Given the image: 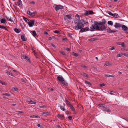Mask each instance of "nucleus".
Masks as SVG:
<instances>
[{
  "label": "nucleus",
  "instance_id": "obj_1",
  "mask_svg": "<svg viewBox=\"0 0 128 128\" xmlns=\"http://www.w3.org/2000/svg\"><path fill=\"white\" fill-rule=\"evenodd\" d=\"M80 18L79 15L77 14L75 19L74 22L76 24H77L76 26L73 27L74 29L78 30L83 28L85 24H86L85 21L83 19H81L80 20Z\"/></svg>",
  "mask_w": 128,
  "mask_h": 128
},
{
  "label": "nucleus",
  "instance_id": "obj_2",
  "mask_svg": "<svg viewBox=\"0 0 128 128\" xmlns=\"http://www.w3.org/2000/svg\"><path fill=\"white\" fill-rule=\"evenodd\" d=\"M99 26L98 24H97L96 23H94V24L91 26L90 27L91 29V31H93L94 30V29L99 31V30H100Z\"/></svg>",
  "mask_w": 128,
  "mask_h": 128
},
{
  "label": "nucleus",
  "instance_id": "obj_3",
  "mask_svg": "<svg viewBox=\"0 0 128 128\" xmlns=\"http://www.w3.org/2000/svg\"><path fill=\"white\" fill-rule=\"evenodd\" d=\"M110 106H108L105 105L104 106L103 108V110L104 112H111V110H109L108 108Z\"/></svg>",
  "mask_w": 128,
  "mask_h": 128
},
{
  "label": "nucleus",
  "instance_id": "obj_4",
  "mask_svg": "<svg viewBox=\"0 0 128 128\" xmlns=\"http://www.w3.org/2000/svg\"><path fill=\"white\" fill-rule=\"evenodd\" d=\"M108 13L111 16H112L115 18H118L119 17L118 14H112L110 12H108Z\"/></svg>",
  "mask_w": 128,
  "mask_h": 128
},
{
  "label": "nucleus",
  "instance_id": "obj_5",
  "mask_svg": "<svg viewBox=\"0 0 128 128\" xmlns=\"http://www.w3.org/2000/svg\"><path fill=\"white\" fill-rule=\"evenodd\" d=\"M55 8L56 11H58L60 9H63V6L60 5H56Z\"/></svg>",
  "mask_w": 128,
  "mask_h": 128
},
{
  "label": "nucleus",
  "instance_id": "obj_6",
  "mask_svg": "<svg viewBox=\"0 0 128 128\" xmlns=\"http://www.w3.org/2000/svg\"><path fill=\"white\" fill-rule=\"evenodd\" d=\"M80 30V32L81 33L86 32L88 31L89 30V28L88 27L85 28H82Z\"/></svg>",
  "mask_w": 128,
  "mask_h": 128
},
{
  "label": "nucleus",
  "instance_id": "obj_7",
  "mask_svg": "<svg viewBox=\"0 0 128 128\" xmlns=\"http://www.w3.org/2000/svg\"><path fill=\"white\" fill-rule=\"evenodd\" d=\"M57 79L60 82H62L64 81V79L62 76H58L57 77Z\"/></svg>",
  "mask_w": 128,
  "mask_h": 128
},
{
  "label": "nucleus",
  "instance_id": "obj_8",
  "mask_svg": "<svg viewBox=\"0 0 128 128\" xmlns=\"http://www.w3.org/2000/svg\"><path fill=\"white\" fill-rule=\"evenodd\" d=\"M29 26L30 27H32L34 24V21L33 20H31L30 22H28Z\"/></svg>",
  "mask_w": 128,
  "mask_h": 128
},
{
  "label": "nucleus",
  "instance_id": "obj_9",
  "mask_svg": "<svg viewBox=\"0 0 128 128\" xmlns=\"http://www.w3.org/2000/svg\"><path fill=\"white\" fill-rule=\"evenodd\" d=\"M22 58L28 61L29 62H30V59L27 56H22Z\"/></svg>",
  "mask_w": 128,
  "mask_h": 128
},
{
  "label": "nucleus",
  "instance_id": "obj_10",
  "mask_svg": "<svg viewBox=\"0 0 128 128\" xmlns=\"http://www.w3.org/2000/svg\"><path fill=\"white\" fill-rule=\"evenodd\" d=\"M71 18V16L70 15H66L65 16H64V19L66 20H68V19H70Z\"/></svg>",
  "mask_w": 128,
  "mask_h": 128
},
{
  "label": "nucleus",
  "instance_id": "obj_11",
  "mask_svg": "<svg viewBox=\"0 0 128 128\" xmlns=\"http://www.w3.org/2000/svg\"><path fill=\"white\" fill-rule=\"evenodd\" d=\"M116 28H120L121 26V24L116 23L114 26Z\"/></svg>",
  "mask_w": 128,
  "mask_h": 128
},
{
  "label": "nucleus",
  "instance_id": "obj_12",
  "mask_svg": "<svg viewBox=\"0 0 128 128\" xmlns=\"http://www.w3.org/2000/svg\"><path fill=\"white\" fill-rule=\"evenodd\" d=\"M122 30L124 31H126L128 30V28L126 26L123 25L122 26Z\"/></svg>",
  "mask_w": 128,
  "mask_h": 128
},
{
  "label": "nucleus",
  "instance_id": "obj_13",
  "mask_svg": "<svg viewBox=\"0 0 128 128\" xmlns=\"http://www.w3.org/2000/svg\"><path fill=\"white\" fill-rule=\"evenodd\" d=\"M112 64L110 63V62L108 61H106V62L104 66H111Z\"/></svg>",
  "mask_w": 128,
  "mask_h": 128
},
{
  "label": "nucleus",
  "instance_id": "obj_14",
  "mask_svg": "<svg viewBox=\"0 0 128 128\" xmlns=\"http://www.w3.org/2000/svg\"><path fill=\"white\" fill-rule=\"evenodd\" d=\"M18 5L20 7H22V3L20 0H18Z\"/></svg>",
  "mask_w": 128,
  "mask_h": 128
},
{
  "label": "nucleus",
  "instance_id": "obj_15",
  "mask_svg": "<svg viewBox=\"0 0 128 128\" xmlns=\"http://www.w3.org/2000/svg\"><path fill=\"white\" fill-rule=\"evenodd\" d=\"M65 101L67 104V105L68 106H69L70 107L71 106H72V104H71L70 103V102H69L68 100H65Z\"/></svg>",
  "mask_w": 128,
  "mask_h": 128
},
{
  "label": "nucleus",
  "instance_id": "obj_16",
  "mask_svg": "<svg viewBox=\"0 0 128 128\" xmlns=\"http://www.w3.org/2000/svg\"><path fill=\"white\" fill-rule=\"evenodd\" d=\"M102 28H101V29L99 30V31H103L106 30L107 28L104 25L102 26Z\"/></svg>",
  "mask_w": 128,
  "mask_h": 128
},
{
  "label": "nucleus",
  "instance_id": "obj_17",
  "mask_svg": "<svg viewBox=\"0 0 128 128\" xmlns=\"http://www.w3.org/2000/svg\"><path fill=\"white\" fill-rule=\"evenodd\" d=\"M57 117L58 118H61V119L62 120L64 118V116L63 114H58L57 116Z\"/></svg>",
  "mask_w": 128,
  "mask_h": 128
},
{
  "label": "nucleus",
  "instance_id": "obj_18",
  "mask_svg": "<svg viewBox=\"0 0 128 128\" xmlns=\"http://www.w3.org/2000/svg\"><path fill=\"white\" fill-rule=\"evenodd\" d=\"M106 30L107 31V32L109 33H112V32H116L115 31L112 30H111L110 28L107 29Z\"/></svg>",
  "mask_w": 128,
  "mask_h": 128
},
{
  "label": "nucleus",
  "instance_id": "obj_19",
  "mask_svg": "<svg viewBox=\"0 0 128 128\" xmlns=\"http://www.w3.org/2000/svg\"><path fill=\"white\" fill-rule=\"evenodd\" d=\"M117 44L118 45H121L122 47L123 48L124 47V42H117Z\"/></svg>",
  "mask_w": 128,
  "mask_h": 128
},
{
  "label": "nucleus",
  "instance_id": "obj_20",
  "mask_svg": "<svg viewBox=\"0 0 128 128\" xmlns=\"http://www.w3.org/2000/svg\"><path fill=\"white\" fill-rule=\"evenodd\" d=\"M14 31L17 33H19L21 30L20 29H18L17 28H15L14 29Z\"/></svg>",
  "mask_w": 128,
  "mask_h": 128
},
{
  "label": "nucleus",
  "instance_id": "obj_21",
  "mask_svg": "<svg viewBox=\"0 0 128 128\" xmlns=\"http://www.w3.org/2000/svg\"><path fill=\"white\" fill-rule=\"evenodd\" d=\"M0 28L4 29L7 31H8V29L7 28L5 27L4 26H2L0 25Z\"/></svg>",
  "mask_w": 128,
  "mask_h": 128
},
{
  "label": "nucleus",
  "instance_id": "obj_22",
  "mask_svg": "<svg viewBox=\"0 0 128 128\" xmlns=\"http://www.w3.org/2000/svg\"><path fill=\"white\" fill-rule=\"evenodd\" d=\"M30 118H40V117L37 116H36L34 115H32V116H30Z\"/></svg>",
  "mask_w": 128,
  "mask_h": 128
},
{
  "label": "nucleus",
  "instance_id": "obj_23",
  "mask_svg": "<svg viewBox=\"0 0 128 128\" xmlns=\"http://www.w3.org/2000/svg\"><path fill=\"white\" fill-rule=\"evenodd\" d=\"M21 38L22 41H26V40L25 38V36L24 35H22L21 36Z\"/></svg>",
  "mask_w": 128,
  "mask_h": 128
},
{
  "label": "nucleus",
  "instance_id": "obj_24",
  "mask_svg": "<svg viewBox=\"0 0 128 128\" xmlns=\"http://www.w3.org/2000/svg\"><path fill=\"white\" fill-rule=\"evenodd\" d=\"M70 107L72 111L74 112V113L76 112V110L72 105Z\"/></svg>",
  "mask_w": 128,
  "mask_h": 128
},
{
  "label": "nucleus",
  "instance_id": "obj_25",
  "mask_svg": "<svg viewBox=\"0 0 128 128\" xmlns=\"http://www.w3.org/2000/svg\"><path fill=\"white\" fill-rule=\"evenodd\" d=\"M43 114H46L48 116L50 115V113L49 112H42Z\"/></svg>",
  "mask_w": 128,
  "mask_h": 128
},
{
  "label": "nucleus",
  "instance_id": "obj_26",
  "mask_svg": "<svg viewBox=\"0 0 128 128\" xmlns=\"http://www.w3.org/2000/svg\"><path fill=\"white\" fill-rule=\"evenodd\" d=\"M1 22L2 24H5L6 21V20L5 18L2 19L1 20Z\"/></svg>",
  "mask_w": 128,
  "mask_h": 128
},
{
  "label": "nucleus",
  "instance_id": "obj_27",
  "mask_svg": "<svg viewBox=\"0 0 128 128\" xmlns=\"http://www.w3.org/2000/svg\"><path fill=\"white\" fill-rule=\"evenodd\" d=\"M32 35H33V36H34L35 37L37 36V35L36 34V33L35 31H32Z\"/></svg>",
  "mask_w": 128,
  "mask_h": 128
},
{
  "label": "nucleus",
  "instance_id": "obj_28",
  "mask_svg": "<svg viewBox=\"0 0 128 128\" xmlns=\"http://www.w3.org/2000/svg\"><path fill=\"white\" fill-rule=\"evenodd\" d=\"M94 23H96L97 24H98V25L102 26L103 24L102 23V22H98L94 21Z\"/></svg>",
  "mask_w": 128,
  "mask_h": 128
},
{
  "label": "nucleus",
  "instance_id": "obj_29",
  "mask_svg": "<svg viewBox=\"0 0 128 128\" xmlns=\"http://www.w3.org/2000/svg\"><path fill=\"white\" fill-rule=\"evenodd\" d=\"M62 84L66 86H67L68 85V84L65 81V80H64V82H62Z\"/></svg>",
  "mask_w": 128,
  "mask_h": 128
},
{
  "label": "nucleus",
  "instance_id": "obj_30",
  "mask_svg": "<svg viewBox=\"0 0 128 128\" xmlns=\"http://www.w3.org/2000/svg\"><path fill=\"white\" fill-rule=\"evenodd\" d=\"M108 24L111 26H112L113 25V22L112 21H109L108 22Z\"/></svg>",
  "mask_w": 128,
  "mask_h": 128
},
{
  "label": "nucleus",
  "instance_id": "obj_31",
  "mask_svg": "<svg viewBox=\"0 0 128 128\" xmlns=\"http://www.w3.org/2000/svg\"><path fill=\"white\" fill-rule=\"evenodd\" d=\"M30 102L29 103L30 104H36V102H34L32 100L30 101Z\"/></svg>",
  "mask_w": 128,
  "mask_h": 128
},
{
  "label": "nucleus",
  "instance_id": "obj_32",
  "mask_svg": "<svg viewBox=\"0 0 128 128\" xmlns=\"http://www.w3.org/2000/svg\"><path fill=\"white\" fill-rule=\"evenodd\" d=\"M3 95L8 96H10V94H8L6 93H4L3 94Z\"/></svg>",
  "mask_w": 128,
  "mask_h": 128
},
{
  "label": "nucleus",
  "instance_id": "obj_33",
  "mask_svg": "<svg viewBox=\"0 0 128 128\" xmlns=\"http://www.w3.org/2000/svg\"><path fill=\"white\" fill-rule=\"evenodd\" d=\"M105 76L107 77H109V78H113L114 77V76L112 75H105Z\"/></svg>",
  "mask_w": 128,
  "mask_h": 128
},
{
  "label": "nucleus",
  "instance_id": "obj_34",
  "mask_svg": "<svg viewBox=\"0 0 128 128\" xmlns=\"http://www.w3.org/2000/svg\"><path fill=\"white\" fill-rule=\"evenodd\" d=\"M72 55L73 56H75L76 57H77L78 56V55L77 54H76L74 52H72Z\"/></svg>",
  "mask_w": 128,
  "mask_h": 128
},
{
  "label": "nucleus",
  "instance_id": "obj_35",
  "mask_svg": "<svg viewBox=\"0 0 128 128\" xmlns=\"http://www.w3.org/2000/svg\"><path fill=\"white\" fill-rule=\"evenodd\" d=\"M6 73L12 76H14L13 75L12 73H11L10 72L7 71L6 72Z\"/></svg>",
  "mask_w": 128,
  "mask_h": 128
},
{
  "label": "nucleus",
  "instance_id": "obj_36",
  "mask_svg": "<svg viewBox=\"0 0 128 128\" xmlns=\"http://www.w3.org/2000/svg\"><path fill=\"white\" fill-rule=\"evenodd\" d=\"M103 25H104L106 22V20L105 19H103L102 20V22Z\"/></svg>",
  "mask_w": 128,
  "mask_h": 128
},
{
  "label": "nucleus",
  "instance_id": "obj_37",
  "mask_svg": "<svg viewBox=\"0 0 128 128\" xmlns=\"http://www.w3.org/2000/svg\"><path fill=\"white\" fill-rule=\"evenodd\" d=\"M23 19L24 20V21L26 22H28V21H29L28 19L26 18L25 17L23 16Z\"/></svg>",
  "mask_w": 128,
  "mask_h": 128
},
{
  "label": "nucleus",
  "instance_id": "obj_38",
  "mask_svg": "<svg viewBox=\"0 0 128 128\" xmlns=\"http://www.w3.org/2000/svg\"><path fill=\"white\" fill-rule=\"evenodd\" d=\"M121 54L122 55L128 58V54H126L124 53H122Z\"/></svg>",
  "mask_w": 128,
  "mask_h": 128
},
{
  "label": "nucleus",
  "instance_id": "obj_39",
  "mask_svg": "<svg viewBox=\"0 0 128 128\" xmlns=\"http://www.w3.org/2000/svg\"><path fill=\"white\" fill-rule=\"evenodd\" d=\"M105 105L104 104H100L98 105V106L100 107H103V108Z\"/></svg>",
  "mask_w": 128,
  "mask_h": 128
},
{
  "label": "nucleus",
  "instance_id": "obj_40",
  "mask_svg": "<svg viewBox=\"0 0 128 128\" xmlns=\"http://www.w3.org/2000/svg\"><path fill=\"white\" fill-rule=\"evenodd\" d=\"M82 75L83 76L86 77L87 78H88V76L87 74H86L84 73H82Z\"/></svg>",
  "mask_w": 128,
  "mask_h": 128
},
{
  "label": "nucleus",
  "instance_id": "obj_41",
  "mask_svg": "<svg viewBox=\"0 0 128 128\" xmlns=\"http://www.w3.org/2000/svg\"><path fill=\"white\" fill-rule=\"evenodd\" d=\"M60 108L61 110L63 111H64L65 110V109L64 108V107L62 106H60Z\"/></svg>",
  "mask_w": 128,
  "mask_h": 128
},
{
  "label": "nucleus",
  "instance_id": "obj_42",
  "mask_svg": "<svg viewBox=\"0 0 128 128\" xmlns=\"http://www.w3.org/2000/svg\"><path fill=\"white\" fill-rule=\"evenodd\" d=\"M94 12L92 10H89L88 11V15L92 14Z\"/></svg>",
  "mask_w": 128,
  "mask_h": 128
},
{
  "label": "nucleus",
  "instance_id": "obj_43",
  "mask_svg": "<svg viewBox=\"0 0 128 128\" xmlns=\"http://www.w3.org/2000/svg\"><path fill=\"white\" fill-rule=\"evenodd\" d=\"M54 38H55L54 37L52 36V37L50 38H49V40H54Z\"/></svg>",
  "mask_w": 128,
  "mask_h": 128
},
{
  "label": "nucleus",
  "instance_id": "obj_44",
  "mask_svg": "<svg viewBox=\"0 0 128 128\" xmlns=\"http://www.w3.org/2000/svg\"><path fill=\"white\" fill-rule=\"evenodd\" d=\"M54 33L57 34H60V32L58 30H56L54 31Z\"/></svg>",
  "mask_w": 128,
  "mask_h": 128
},
{
  "label": "nucleus",
  "instance_id": "obj_45",
  "mask_svg": "<svg viewBox=\"0 0 128 128\" xmlns=\"http://www.w3.org/2000/svg\"><path fill=\"white\" fill-rule=\"evenodd\" d=\"M86 13L84 14V15L86 16H88V11L85 10Z\"/></svg>",
  "mask_w": 128,
  "mask_h": 128
},
{
  "label": "nucleus",
  "instance_id": "obj_46",
  "mask_svg": "<svg viewBox=\"0 0 128 128\" xmlns=\"http://www.w3.org/2000/svg\"><path fill=\"white\" fill-rule=\"evenodd\" d=\"M85 82L86 84H88L89 85H92V84H91V83L90 82L87 81L85 80Z\"/></svg>",
  "mask_w": 128,
  "mask_h": 128
},
{
  "label": "nucleus",
  "instance_id": "obj_47",
  "mask_svg": "<svg viewBox=\"0 0 128 128\" xmlns=\"http://www.w3.org/2000/svg\"><path fill=\"white\" fill-rule=\"evenodd\" d=\"M68 36H69V37H70L72 38H73V37H72V34H71L70 33H68Z\"/></svg>",
  "mask_w": 128,
  "mask_h": 128
},
{
  "label": "nucleus",
  "instance_id": "obj_48",
  "mask_svg": "<svg viewBox=\"0 0 128 128\" xmlns=\"http://www.w3.org/2000/svg\"><path fill=\"white\" fill-rule=\"evenodd\" d=\"M97 39L96 38H92L90 39V41H94L96 40H97Z\"/></svg>",
  "mask_w": 128,
  "mask_h": 128
},
{
  "label": "nucleus",
  "instance_id": "obj_49",
  "mask_svg": "<svg viewBox=\"0 0 128 128\" xmlns=\"http://www.w3.org/2000/svg\"><path fill=\"white\" fill-rule=\"evenodd\" d=\"M0 83L3 85H5L6 84V83L5 82H2L1 80H0Z\"/></svg>",
  "mask_w": 128,
  "mask_h": 128
},
{
  "label": "nucleus",
  "instance_id": "obj_50",
  "mask_svg": "<svg viewBox=\"0 0 128 128\" xmlns=\"http://www.w3.org/2000/svg\"><path fill=\"white\" fill-rule=\"evenodd\" d=\"M121 54H118L117 55L116 57L117 58H118L119 57H121L122 56L121 55Z\"/></svg>",
  "mask_w": 128,
  "mask_h": 128
},
{
  "label": "nucleus",
  "instance_id": "obj_51",
  "mask_svg": "<svg viewBox=\"0 0 128 128\" xmlns=\"http://www.w3.org/2000/svg\"><path fill=\"white\" fill-rule=\"evenodd\" d=\"M37 126L38 127H40L41 128H43L42 125H41L40 124H38L37 125Z\"/></svg>",
  "mask_w": 128,
  "mask_h": 128
},
{
  "label": "nucleus",
  "instance_id": "obj_52",
  "mask_svg": "<svg viewBox=\"0 0 128 128\" xmlns=\"http://www.w3.org/2000/svg\"><path fill=\"white\" fill-rule=\"evenodd\" d=\"M81 66L82 67H83V68H88V67H87L85 65H81Z\"/></svg>",
  "mask_w": 128,
  "mask_h": 128
},
{
  "label": "nucleus",
  "instance_id": "obj_53",
  "mask_svg": "<svg viewBox=\"0 0 128 128\" xmlns=\"http://www.w3.org/2000/svg\"><path fill=\"white\" fill-rule=\"evenodd\" d=\"M31 13H32V12H31L29 10L27 12L28 14V15H30V16L31 14Z\"/></svg>",
  "mask_w": 128,
  "mask_h": 128
},
{
  "label": "nucleus",
  "instance_id": "obj_54",
  "mask_svg": "<svg viewBox=\"0 0 128 128\" xmlns=\"http://www.w3.org/2000/svg\"><path fill=\"white\" fill-rule=\"evenodd\" d=\"M60 53L62 54L65 55H66L65 53L63 52H60Z\"/></svg>",
  "mask_w": 128,
  "mask_h": 128
},
{
  "label": "nucleus",
  "instance_id": "obj_55",
  "mask_svg": "<svg viewBox=\"0 0 128 128\" xmlns=\"http://www.w3.org/2000/svg\"><path fill=\"white\" fill-rule=\"evenodd\" d=\"M51 45L54 48H56V46L55 45H54V44H51Z\"/></svg>",
  "mask_w": 128,
  "mask_h": 128
},
{
  "label": "nucleus",
  "instance_id": "obj_56",
  "mask_svg": "<svg viewBox=\"0 0 128 128\" xmlns=\"http://www.w3.org/2000/svg\"><path fill=\"white\" fill-rule=\"evenodd\" d=\"M45 106H45L44 105V106H40V108H44Z\"/></svg>",
  "mask_w": 128,
  "mask_h": 128
},
{
  "label": "nucleus",
  "instance_id": "obj_57",
  "mask_svg": "<svg viewBox=\"0 0 128 128\" xmlns=\"http://www.w3.org/2000/svg\"><path fill=\"white\" fill-rule=\"evenodd\" d=\"M105 86V84H101L100 85V86L101 87H103Z\"/></svg>",
  "mask_w": 128,
  "mask_h": 128
},
{
  "label": "nucleus",
  "instance_id": "obj_58",
  "mask_svg": "<svg viewBox=\"0 0 128 128\" xmlns=\"http://www.w3.org/2000/svg\"><path fill=\"white\" fill-rule=\"evenodd\" d=\"M30 16H35L33 12L31 13V14L30 15Z\"/></svg>",
  "mask_w": 128,
  "mask_h": 128
},
{
  "label": "nucleus",
  "instance_id": "obj_59",
  "mask_svg": "<svg viewBox=\"0 0 128 128\" xmlns=\"http://www.w3.org/2000/svg\"><path fill=\"white\" fill-rule=\"evenodd\" d=\"M68 118L70 120H72V117L71 116H69Z\"/></svg>",
  "mask_w": 128,
  "mask_h": 128
},
{
  "label": "nucleus",
  "instance_id": "obj_60",
  "mask_svg": "<svg viewBox=\"0 0 128 128\" xmlns=\"http://www.w3.org/2000/svg\"><path fill=\"white\" fill-rule=\"evenodd\" d=\"M44 34H45V35H48V33L47 32H45L44 33Z\"/></svg>",
  "mask_w": 128,
  "mask_h": 128
},
{
  "label": "nucleus",
  "instance_id": "obj_61",
  "mask_svg": "<svg viewBox=\"0 0 128 128\" xmlns=\"http://www.w3.org/2000/svg\"><path fill=\"white\" fill-rule=\"evenodd\" d=\"M65 49L66 50L68 51H70V49L68 48H66Z\"/></svg>",
  "mask_w": 128,
  "mask_h": 128
},
{
  "label": "nucleus",
  "instance_id": "obj_62",
  "mask_svg": "<svg viewBox=\"0 0 128 128\" xmlns=\"http://www.w3.org/2000/svg\"><path fill=\"white\" fill-rule=\"evenodd\" d=\"M110 92L109 93L110 94H112L114 93V92L112 91H110Z\"/></svg>",
  "mask_w": 128,
  "mask_h": 128
},
{
  "label": "nucleus",
  "instance_id": "obj_63",
  "mask_svg": "<svg viewBox=\"0 0 128 128\" xmlns=\"http://www.w3.org/2000/svg\"><path fill=\"white\" fill-rule=\"evenodd\" d=\"M114 47H113L112 48H111L110 49V50H114Z\"/></svg>",
  "mask_w": 128,
  "mask_h": 128
},
{
  "label": "nucleus",
  "instance_id": "obj_64",
  "mask_svg": "<svg viewBox=\"0 0 128 128\" xmlns=\"http://www.w3.org/2000/svg\"><path fill=\"white\" fill-rule=\"evenodd\" d=\"M16 112H18L20 114H22L23 113L22 112L20 111H17Z\"/></svg>",
  "mask_w": 128,
  "mask_h": 128
}]
</instances>
